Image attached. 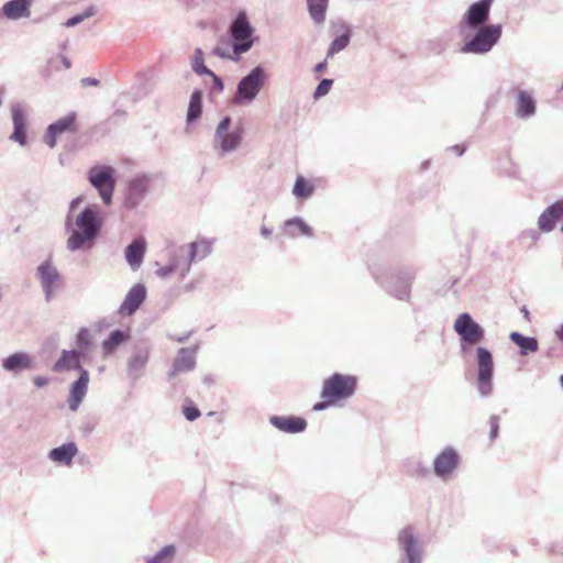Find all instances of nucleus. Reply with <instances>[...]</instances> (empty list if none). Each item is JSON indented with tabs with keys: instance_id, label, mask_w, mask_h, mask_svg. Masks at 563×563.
Segmentation results:
<instances>
[{
	"instance_id": "obj_2",
	"label": "nucleus",
	"mask_w": 563,
	"mask_h": 563,
	"mask_svg": "<svg viewBox=\"0 0 563 563\" xmlns=\"http://www.w3.org/2000/svg\"><path fill=\"white\" fill-rule=\"evenodd\" d=\"M503 35V25L499 23L467 29L463 44L460 47L462 54L484 55L493 49Z\"/></svg>"
},
{
	"instance_id": "obj_13",
	"label": "nucleus",
	"mask_w": 563,
	"mask_h": 563,
	"mask_svg": "<svg viewBox=\"0 0 563 563\" xmlns=\"http://www.w3.org/2000/svg\"><path fill=\"white\" fill-rule=\"evenodd\" d=\"M495 0H477L470 4L459 24V33L465 36L467 29L488 25L490 10Z\"/></svg>"
},
{
	"instance_id": "obj_3",
	"label": "nucleus",
	"mask_w": 563,
	"mask_h": 563,
	"mask_svg": "<svg viewBox=\"0 0 563 563\" xmlns=\"http://www.w3.org/2000/svg\"><path fill=\"white\" fill-rule=\"evenodd\" d=\"M230 45L238 62L241 55L247 53L256 41L255 29L251 24L245 10L238 12L229 26Z\"/></svg>"
},
{
	"instance_id": "obj_25",
	"label": "nucleus",
	"mask_w": 563,
	"mask_h": 563,
	"mask_svg": "<svg viewBox=\"0 0 563 563\" xmlns=\"http://www.w3.org/2000/svg\"><path fill=\"white\" fill-rule=\"evenodd\" d=\"M269 423L277 430L285 433H301L307 429V420L298 416H272Z\"/></svg>"
},
{
	"instance_id": "obj_18",
	"label": "nucleus",
	"mask_w": 563,
	"mask_h": 563,
	"mask_svg": "<svg viewBox=\"0 0 563 563\" xmlns=\"http://www.w3.org/2000/svg\"><path fill=\"white\" fill-rule=\"evenodd\" d=\"M150 360V347L142 343L133 347L131 356L126 363L128 377L133 382H137L145 372V367Z\"/></svg>"
},
{
	"instance_id": "obj_4",
	"label": "nucleus",
	"mask_w": 563,
	"mask_h": 563,
	"mask_svg": "<svg viewBox=\"0 0 563 563\" xmlns=\"http://www.w3.org/2000/svg\"><path fill=\"white\" fill-rule=\"evenodd\" d=\"M266 80L267 75L262 65L252 68L239 80L235 92L231 99V104L241 107L250 106L264 88Z\"/></svg>"
},
{
	"instance_id": "obj_14",
	"label": "nucleus",
	"mask_w": 563,
	"mask_h": 563,
	"mask_svg": "<svg viewBox=\"0 0 563 563\" xmlns=\"http://www.w3.org/2000/svg\"><path fill=\"white\" fill-rule=\"evenodd\" d=\"M508 95L514 98V114L517 119L529 120L536 115L538 103L532 89L512 85Z\"/></svg>"
},
{
	"instance_id": "obj_15",
	"label": "nucleus",
	"mask_w": 563,
	"mask_h": 563,
	"mask_svg": "<svg viewBox=\"0 0 563 563\" xmlns=\"http://www.w3.org/2000/svg\"><path fill=\"white\" fill-rule=\"evenodd\" d=\"M460 463L461 456L457 450L448 445L434 456L432 463L433 474L442 482H448L459 468Z\"/></svg>"
},
{
	"instance_id": "obj_49",
	"label": "nucleus",
	"mask_w": 563,
	"mask_h": 563,
	"mask_svg": "<svg viewBox=\"0 0 563 563\" xmlns=\"http://www.w3.org/2000/svg\"><path fill=\"white\" fill-rule=\"evenodd\" d=\"M540 234L537 230L531 229L522 232L523 239H530L533 243L539 239Z\"/></svg>"
},
{
	"instance_id": "obj_37",
	"label": "nucleus",
	"mask_w": 563,
	"mask_h": 563,
	"mask_svg": "<svg viewBox=\"0 0 563 563\" xmlns=\"http://www.w3.org/2000/svg\"><path fill=\"white\" fill-rule=\"evenodd\" d=\"M328 4L329 0H307L309 14L316 24L324 22Z\"/></svg>"
},
{
	"instance_id": "obj_54",
	"label": "nucleus",
	"mask_w": 563,
	"mask_h": 563,
	"mask_svg": "<svg viewBox=\"0 0 563 563\" xmlns=\"http://www.w3.org/2000/svg\"><path fill=\"white\" fill-rule=\"evenodd\" d=\"M74 351H77V360L80 362L81 358L86 357V355L88 354V352L90 350H86L84 347H78L77 349H73Z\"/></svg>"
},
{
	"instance_id": "obj_9",
	"label": "nucleus",
	"mask_w": 563,
	"mask_h": 563,
	"mask_svg": "<svg viewBox=\"0 0 563 563\" xmlns=\"http://www.w3.org/2000/svg\"><path fill=\"white\" fill-rule=\"evenodd\" d=\"M90 185L98 191L102 202L110 205L112 202L115 188V170L108 165H93L87 173Z\"/></svg>"
},
{
	"instance_id": "obj_16",
	"label": "nucleus",
	"mask_w": 563,
	"mask_h": 563,
	"mask_svg": "<svg viewBox=\"0 0 563 563\" xmlns=\"http://www.w3.org/2000/svg\"><path fill=\"white\" fill-rule=\"evenodd\" d=\"M36 277L41 283L45 300L49 301L62 283V274L51 260H45L36 268Z\"/></svg>"
},
{
	"instance_id": "obj_58",
	"label": "nucleus",
	"mask_w": 563,
	"mask_h": 563,
	"mask_svg": "<svg viewBox=\"0 0 563 563\" xmlns=\"http://www.w3.org/2000/svg\"><path fill=\"white\" fill-rule=\"evenodd\" d=\"M261 234H262V236L267 239V238H269L272 235V230L266 228V227H262L261 228Z\"/></svg>"
},
{
	"instance_id": "obj_60",
	"label": "nucleus",
	"mask_w": 563,
	"mask_h": 563,
	"mask_svg": "<svg viewBox=\"0 0 563 563\" xmlns=\"http://www.w3.org/2000/svg\"><path fill=\"white\" fill-rule=\"evenodd\" d=\"M325 407H327V405L324 402H317L313 406V410H316V411L323 410Z\"/></svg>"
},
{
	"instance_id": "obj_8",
	"label": "nucleus",
	"mask_w": 563,
	"mask_h": 563,
	"mask_svg": "<svg viewBox=\"0 0 563 563\" xmlns=\"http://www.w3.org/2000/svg\"><path fill=\"white\" fill-rule=\"evenodd\" d=\"M453 329L459 335L460 347L463 354H466L471 347L481 343L485 338L484 328L468 312L457 316Z\"/></svg>"
},
{
	"instance_id": "obj_55",
	"label": "nucleus",
	"mask_w": 563,
	"mask_h": 563,
	"mask_svg": "<svg viewBox=\"0 0 563 563\" xmlns=\"http://www.w3.org/2000/svg\"><path fill=\"white\" fill-rule=\"evenodd\" d=\"M456 155L462 156L465 153V147L462 145H453L450 147Z\"/></svg>"
},
{
	"instance_id": "obj_7",
	"label": "nucleus",
	"mask_w": 563,
	"mask_h": 563,
	"mask_svg": "<svg viewBox=\"0 0 563 563\" xmlns=\"http://www.w3.org/2000/svg\"><path fill=\"white\" fill-rule=\"evenodd\" d=\"M399 563H423L424 544L412 526H406L397 534Z\"/></svg>"
},
{
	"instance_id": "obj_31",
	"label": "nucleus",
	"mask_w": 563,
	"mask_h": 563,
	"mask_svg": "<svg viewBox=\"0 0 563 563\" xmlns=\"http://www.w3.org/2000/svg\"><path fill=\"white\" fill-rule=\"evenodd\" d=\"M509 339L518 346L520 356H528L539 351V341L536 336H528L514 331L509 334Z\"/></svg>"
},
{
	"instance_id": "obj_59",
	"label": "nucleus",
	"mask_w": 563,
	"mask_h": 563,
	"mask_svg": "<svg viewBox=\"0 0 563 563\" xmlns=\"http://www.w3.org/2000/svg\"><path fill=\"white\" fill-rule=\"evenodd\" d=\"M60 59H62V63H63V65H64V67L66 69L70 68L71 63H70V59L67 56H62Z\"/></svg>"
},
{
	"instance_id": "obj_35",
	"label": "nucleus",
	"mask_w": 563,
	"mask_h": 563,
	"mask_svg": "<svg viewBox=\"0 0 563 563\" xmlns=\"http://www.w3.org/2000/svg\"><path fill=\"white\" fill-rule=\"evenodd\" d=\"M168 264L159 267L156 271V275L161 278H168L173 273L178 272L179 276L183 277V262L180 261V254L176 253L175 250L168 254Z\"/></svg>"
},
{
	"instance_id": "obj_50",
	"label": "nucleus",
	"mask_w": 563,
	"mask_h": 563,
	"mask_svg": "<svg viewBox=\"0 0 563 563\" xmlns=\"http://www.w3.org/2000/svg\"><path fill=\"white\" fill-rule=\"evenodd\" d=\"M33 383L37 388H42L49 383V378L46 376H35Z\"/></svg>"
},
{
	"instance_id": "obj_21",
	"label": "nucleus",
	"mask_w": 563,
	"mask_h": 563,
	"mask_svg": "<svg viewBox=\"0 0 563 563\" xmlns=\"http://www.w3.org/2000/svg\"><path fill=\"white\" fill-rule=\"evenodd\" d=\"M1 367L4 372L18 376L34 367V357L24 351L14 352L1 360Z\"/></svg>"
},
{
	"instance_id": "obj_45",
	"label": "nucleus",
	"mask_w": 563,
	"mask_h": 563,
	"mask_svg": "<svg viewBox=\"0 0 563 563\" xmlns=\"http://www.w3.org/2000/svg\"><path fill=\"white\" fill-rule=\"evenodd\" d=\"M489 426H490L489 439L495 440L499 433V417L497 415H493L489 418Z\"/></svg>"
},
{
	"instance_id": "obj_48",
	"label": "nucleus",
	"mask_w": 563,
	"mask_h": 563,
	"mask_svg": "<svg viewBox=\"0 0 563 563\" xmlns=\"http://www.w3.org/2000/svg\"><path fill=\"white\" fill-rule=\"evenodd\" d=\"M82 21H84V16L80 13H78V14H75V15L70 16L69 19H67L66 22L64 23V25L66 27H74V26L80 24Z\"/></svg>"
},
{
	"instance_id": "obj_53",
	"label": "nucleus",
	"mask_w": 563,
	"mask_h": 563,
	"mask_svg": "<svg viewBox=\"0 0 563 563\" xmlns=\"http://www.w3.org/2000/svg\"><path fill=\"white\" fill-rule=\"evenodd\" d=\"M95 13H96L95 7L90 5L80 14L84 16V20H86V19L92 16Z\"/></svg>"
},
{
	"instance_id": "obj_11",
	"label": "nucleus",
	"mask_w": 563,
	"mask_h": 563,
	"mask_svg": "<svg viewBox=\"0 0 563 563\" xmlns=\"http://www.w3.org/2000/svg\"><path fill=\"white\" fill-rule=\"evenodd\" d=\"M212 244V240L198 238L175 249L176 253L180 254V261L183 262V277L190 273L192 264L203 261L211 254Z\"/></svg>"
},
{
	"instance_id": "obj_23",
	"label": "nucleus",
	"mask_w": 563,
	"mask_h": 563,
	"mask_svg": "<svg viewBox=\"0 0 563 563\" xmlns=\"http://www.w3.org/2000/svg\"><path fill=\"white\" fill-rule=\"evenodd\" d=\"M13 132L10 135V140L24 146L27 143L26 136V113L21 103H13L11 106Z\"/></svg>"
},
{
	"instance_id": "obj_57",
	"label": "nucleus",
	"mask_w": 563,
	"mask_h": 563,
	"mask_svg": "<svg viewBox=\"0 0 563 563\" xmlns=\"http://www.w3.org/2000/svg\"><path fill=\"white\" fill-rule=\"evenodd\" d=\"M556 339L563 344V323L555 330Z\"/></svg>"
},
{
	"instance_id": "obj_62",
	"label": "nucleus",
	"mask_w": 563,
	"mask_h": 563,
	"mask_svg": "<svg viewBox=\"0 0 563 563\" xmlns=\"http://www.w3.org/2000/svg\"><path fill=\"white\" fill-rule=\"evenodd\" d=\"M189 335H190V333H188L186 335H183V336L174 338V340L179 342V343H184L189 338Z\"/></svg>"
},
{
	"instance_id": "obj_39",
	"label": "nucleus",
	"mask_w": 563,
	"mask_h": 563,
	"mask_svg": "<svg viewBox=\"0 0 563 563\" xmlns=\"http://www.w3.org/2000/svg\"><path fill=\"white\" fill-rule=\"evenodd\" d=\"M350 41H351L350 30H347L344 33H342L341 35L336 36L331 42V44L329 46L327 57H331V56L338 54L339 52L343 51L350 44Z\"/></svg>"
},
{
	"instance_id": "obj_34",
	"label": "nucleus",
	"mask_w": 563,
	"mask_h": 563,
	"mask_svg": "<svg viewBox=\"0 0 563 563\" xmlns=\"http://www.w3.org/2000/svg\"><path fill=\"white\" fill-rule=\"evenodd\" d=\"M286 234L295 238L297 233L294 231L296 229L298 231V234L311 238L313 236V230L312 228L300 217H295L291 219H288L284 223Z\"/></svg>"
},
{
	"instance_id": "obj_44",
	"label": "nucleus",
	"mask_w": 563,
	"mask_h": 563,
	"mask_svg": "<svg viewBox=\"0 0 563 563\" xmlns=\"http://www.w3.org/2000/svg\"><path fill=\"white\" fill-rule=\"evenodd\" d=\"M183 413L188 421H195L201 416L199 408L191 402L183 407Z\"/></svg>"
},
{
	"instance_id": "obj_33",
	"label": "nucleus",
	"mask_w": 563,
	"mask_h": 563,
	"mask_svg": "<svg viewBox=\"0 0 563 563\" xmlns=\"http://www.w3.org/2000/svg\"><path fill=\"white\" fill-rule=\"evenodd\" d=\"M202 100L203 93L199 89H195L190 96L186 122L187 124H191L196 122L202 114Z\"/></svg>"
},
{
	"instance_id": "obj_1",
	"label": "nucleus",
	"mask_w": 563,
	"mask_h": 563,
	"mask_svg": "<svg viewBox=\"0 0 563 563\" xmlns=\"http://www.w3.org/2000/svg\"><path fill=\"white\" fill-rule=\"evenodd\" d=\"M102 225L103 219L98 205L86 206L76 218L67 214L65 220V230L69 233L67 250L76 252L91 247L100 235Z\"/></svg>"
},
{
	"instance_id": "obj_32",
	"label": "nucleus",
	"mask_w": 563,
	"mask_h": 563,
	"mask_svg": "<svg viewBox=\"0 0 563 563\" xmlns=\"http://www.w3.org/2000/svg\"><path fill=\"white\" fill-rule=\"evenodd\" d=\"M128 339L129 333L124 330L115 329L111 331L101 344L103 356L112 355L120 345L128 341Z\"/></svg>"
},
{
	"instance_id": "obj_12",
	"label": "nucleus",
	"mask_w": 563,
	"mask_h": 563,
	"mask_svg": "<svg viewBox=\"0 0 563 563\" xmlns=\"http://www.w3.org/2000/svg\"><path fill=\"white\" fill-rule=\"evenodd\" d=\"M477 377L476 388L482 397L493 393L494 358L492 352L484 346L476 349Z\"/></svg>"
},
{
	"instance_id": "obj_41",
	"label": "nucleus",
	"mask_w": 563,
	"mask_h": 563,
	"mask_svg": "<svg viewBox=\"0 0 563 563\" xmlns=\"http://www.w3.org/2000/svg\"><path fill=\"white\" fill-rule=\"evenodd\" d=\"M448 47V42L442 37L427 41L426 51L430 55H441Z\"/></svg>"
},
{
	"instance_id": "obj_63",
	"label": "nucleus",
	"mask_w": 563,
	"mask_h": 563,
	"mask_svg": "<svg viewBox=\"0 0 563 563\" xmlns=\"http://www.w3.org/2000/svg\"><path fill=\"white\" fill-rule=\"evenodd\" d=\"M520 311L522 312L523 317H525L527 320H529V316H530V313H529V310L527 309V307H526V306H523V307L520 309Z\"/></svg>"
},
{
	"instance_id": "obj_36",
	"label": "nucleus",
	"mask_w": 563,
	"mask_h": 563,
	"mask_svg": "<svg viewBox=\"0 0 563 563\" xmlns=\"http://www.w3.org/2000/svg\"><path fill=\"white\" fill-rule=\"evenodd\" d=\"M314 189V185L311 181L302 175H298L292 187V195L297 199L306 200L313 195Z\"/></svg>"
},
{
	"instance_id": "obj_22",
	"label": "nucleus",
	"mask_w": 563,
	"mask_h": 563,
	"mask_svg": "<svg viewBox=\"0 0 563 563\" xmlns=\"http://www.w3.org/2000/svg\"><path fill=\"white\" fill-rule=\"evenodd\" d=\"M77 113L71 111L66 117L58 119L51 123L44 134L45 144L54 148L56 146L57 137L63 133L70 131L76 122Z\"/></svg>"
},
{
	"instance_id": "obj_27",
	"label": "nucleus",
	"mask_w": 563,
	"mask_h": 563,
	"mask_svg": "<svg viewBox=\"0 0 563 563\" xmlns=\"http://www.w3.org/2000/svg\"><path fill=\"white\" fill-rule=\"evenodd\" d=\"M563 217V199L549 206L539 217L538 227L541 232H551L554 230L558 221Z\"/></svg>"
},
{
	"instance_id": "obj_17",
	"label": "nucleus",
	"mask_w": 563,
	"mask_h": 563,
	"mask_svg": "<svg viewBox=\"0 0 563 563\" xmlns=\"http://www.w3.org/2000/svg\"><path fill=\"white\" fill-rule=\"evenodd\" d=\"M152 177L147 174L135 175L128 186V191L124 198V206L128 209L136 208L145 198Z\"/></svg>"
},
{
	"instance_id": "obj_19",
	"label": "nucleus",
	"mask_w": 563,
	"mask_h": 563,
	"mask_svg": "<svg viewBox=\"0 0 563 563\" xmlns=\"http://www.w3.org/2000/svg\"><path fill=\"white\" fill-rule=\"evenodd\" d=\"M198 345L192 347H181L174 358L173 366L167 374L168 380H173L178 374L188 373L196 367V354Z\"/></svg>"
},
{
	"instance_id": "obj_5",
	"label": "nucleus",
	"mask_w": 563,
	"mask_h": 563,
	"mask_svg": "<svg viewBox=\"0 0 563 563\" xmlns=\"http://www.w3.org/2000/svg\"><path fill=\"white\" fill-rule=\"evenodd\" d=\"M356 387L355 376L334 373L323 380L321 397L329 404H335L352 397Z\"/></svg>"
},
{
	"instance_id": "obj_26",
	"label": "nucleus",
	"mask_w": 563,
	"mask_h": 563,
	"mask_svg": "<svg viewBox=\"0 0 563 563\" xmlns=\"http://www.w3.org/2000/svg\"><path fill=\"white\" fill-rule=\"evenodd\" d=\"M89 384V372L87 369H82L79 373L78 378L71 383L68 396V407L71 411H77L79 406L81 405Z\"/></svg>"
},
{
	"instance_id": "obj_28",
	"label": "nucleus",
	"mask_w": 563,
	"mask_h": 563,
	"mask_svg": "<svg viewBox=\"0 0 563 563\" xmlns=\"http://www.w3.org/2000/svg\"><path fill=\"white\" fill-rule=\"evenodd\" d=\"M32 4L33 0H9L2 5L1 13L12 21L29 18Z\"/></svg>"
},
{
	"instance_id": "obj_56",
	"label": "nucleus",
	"mask_w": 563,
	"mask_h": 563,
	"mask_svg": "<svg viewBox=\"0 0 563 563\" xmlns=\"http://www.w3.org/2000/svg\"><path fill=\"white\" fill-rule=\"evenodd\" d=\"M327 60H323V62H320L318 63L316 66H314V71L316 73H322L327 69Z\"/></svg>"
},
{
	"instance_id": "obj_61",
	"label": "nucleus",
	"mask_w": 563,
	"mask_h": 563,
	"mask_svg": "<svg viewBox=\"0 0 563 563\" xmlns=\"http://www.w3.org/2000/svg\"><path fill=\"white\" fill-rule=\"evenodd\" d=\"M429 167H430V161L429 159H426V161H423L421 163V166H420L421 170H427V169H429Z\"/></svg>"
},
{
	"instance_id": "obj_51",
	"label": "nucleus",
	"mask_w": 563,
	"mask_h": 563,
	"mask_svg": "<svg viewBox=\"0 0 563 563\" xmlns=\"http://www.w3.org/2000/svg\"><path fill=\"white\" fill-rule=\"evenodd\" d=\"M84 201L82 197H76L74 198L70 203H69V209H68V213L67 214H70L73 216V212L79 207V205Z\"/></svg>"
},
{
	"instance_id": "obj_10",
	"label": "nucleus",
	"mask_w": 563,
	"mask_h": 563,
	"mask_svg": "<svg viewBox=\"0 0 563 563\" xmlns=\"http://www.w3.org/2000/svg\"><path fill=\"white\" fill-rule=\"evenodd\" d=\"M376 282L393 297L398 300L408 301L410 299L411 285L415 274L410 269H401L391 273L385 278L372 273Z\"/></svg>"
},
{
	"instance_id": "obj_42",
	"label": "nucleus",
	"mask_w": 563,
	"mask_h": 563,
	"mask_svg": "<svg viewBox=\"0 0 563 563\" xmlns=\"http://www.w3.org/2000/svg\"><path fill=\"white\" fill-rule=\"evenodd\" d=\"M76 345L86 350L91 349V336L87 328H81L76 334Z\"/></svg>"
},
{
	"instance_id": "obj_38",
	"label": "nucleus",
	"mask_w": 563,
	"mask_h": 563,
	"mask_svg": "<svg viewBox=\"0 0 563 563\" xmlns=\"http://www.w3.org/2000/svg\"><path fill=\"white\" fill-rule=\"evenodd\" d=\"M176 548L173 544L163 547L157 553L145 558V563H173Z\"/></svg>"
},
{
	"instance_id": "obj_40",
	"label": "nucleus",
	"mask_w": 563,
	"mask_h": 563,
	"mask_svg": "<svg viewBox=\"0 0 563 563\" xmlns=\"http://www.w3.org/2000/svg\"><path fill=\"white\" fill-rule=\"evenodd\" d=\"M191 68H192V71L199 76L211 74V69H209L205 65L203 52L199 47H197L195 49L194 55L191 57Z\"/></svg>"
},
{
	"instance_id": "obj_46",
	"label": "nucleus",
	"mask_w": 563,
	"mask_h": 563,
	"mask_svg": "<svg viewBox=\"0 0 563 563\" xmlns=\"http://www.w3.org/2000/svg\"><path fill=\"white\" fill-rule=\"evenodd\" d=\"M206 76H209L212 79V87H211L212 91H217V92L223 91L224 84H223V80L221 79V77H219L212 70H211V74H207Z\"/></svg>"
},
{
	"instance_id": "obj_20",
	"label": "nucleus",
	"mask_w": 563,
	"mask_h": 563,
	"mask_svg": "<svg viewBox=\"0 0 563 563\" xmlns=\"http://www.w3.org/2000/svg\"><path fill=\"white\" fill-rule=\"evenodd\" d=\"M147 296V289L144 284L133 285L126 292L122 303L119 307V313L122 316H133L143 305Z\"/></svg>"
},
{
	"instance_id": "obj_43",
	"label": "nucleus",
	"mask_w": 563,
	"mask_h": 563,
	"mask_svg": "<svg viewBox=\"0 0 563 563\" xmlns=\"http://www.w3.org/2000/svg\"><path fill=\"white\" fill-rule=\"evenodd\" d=\"M333 85V79H330V78H323L317 86L314 92H313V98L314 99H320L322 97H324L325 95L329 93L331 87Z\"/></svg>"
},
{
	"instance_id": "obj_30",
	"label": "nucleus",
	"mask_w": 563,
	"mask_h": 563,
	"mask_svg": "<svg viewBox=\"0 0 563 563\" xmlns=\"http://www.w3.org/2000/svg\"><path fill=\"white\" fill-rule=\"evenodd\" d=\"M85 369L81 363L77 360V351L63 350L59 357L53 365V371L56 373L68 372V371H81Z\"/></svg>"
},
{
	"instance_id": "obj_29",
	"label": "nucleus",
	"mask_w": 563,
	"mask_h": 563,
	"mask_svg": "<svg viewBox=\"0 0 563 563\" xmlns=\"http://www.w3.org/2000/svg\"><path fill=\"white\" fill-rule=\"evenodd\" d=\"M77 453V444L75 442H67L52 449L48 452V459L62 465H70Z\"/></svg>"
},
{
	"instance_id": "obj_64",
	"label": "nucleus",
	"mask_w": 563,
	"mask_h": 563,
	"mask_svg": "<svg viewBox=\"0 0 563 563\" xmlns=\"http://www.w3.org/2000/svg\"><path fill=\"white\" fill-rule=\"evenodd\" d=\"M418 474H419V475H421V476H424V475H427V474H428V470H426V468H421V470L418 472Z\"/></svg>"
},
{
	"instance_id": "obj_24",
	"label": "nucleus",
	"mask_w": 563,
	"mask_h": 563,
	"mask_svg": "<svg viewBox=\"0 0 563 563\" xmlns=\"http://www.w3.org/2000/svg\"><path fill=\"white\" fill-rule=\"evenodd\" d=\"M147 243L144 236L135 238L124 250V257L133 272H136L143 264Z\"/></svg>"
},
{
	"instance_id": "obj_47",
	"label": "nucleus",
	"mask_w": 563,
	"mask_h": 563,
	"mask_svg": "<svg viewBox=\"0 0 563 563\" xmlns=\"http://www.w3.org/2000/svg\"><path fill=\"white\" fill-rule=\"evenodd\" d=\"M212 54L218 56V57H221V58H228V59H232L233 60V57H234V54L232 53V55L229 53V49L227 48H223V47H220V46H216L212 51Z\"/></svg>"
},
{
	"instance_id": "obj_52",
	"label": "nucleus",
	"mask_w": 563,
	"mask_h": 563,
	"mask_svg": "<svg viewBox=\"0 0 563 563\" xmlns=\"http://www.w3.org/2000/svg\"><path fill=\"white\" fill-rule=\"evenodd\" d=\"M81 85L84 87H88V86H98L99 85V80L96 79V78H92V77H85L80 80Z\"/></svg>"
},
{
	"instance_id": "obj_6",
	"label": "nucleus",
	"mask_w": 563,
	"mask_h": 563,
	"mask_svg": "<svg viewBox=\"0 0 563 563\" xmlns=\"http://www.w3.org/2000/svg\"><path fill=\"white\" fill-rule=\"evenodd\" d=\"M232 118L230 115L223 117L217 125L213 146L220 150L222 154L234 152L242 143L244 135V126L239 122L230 130Z\"/></svg>"
}]
</instances>
